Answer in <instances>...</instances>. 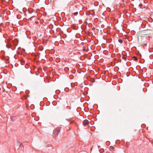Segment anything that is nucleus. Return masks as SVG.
<instances>
[{
	"label": "nucleus",
	"instance_id": "1",
	"mask_svg": "<svg viewBox=\"0 0 153 153\" xmlns=\"http://www.w3.org/2000/svg\"><path fill=\"white\" fill-rule=\"evenodd\" d=\"M60 132V130L58 129H55L53 132L54 134L56 136L58 135L59 132Z\"/></svg>",
	"mask_w": 153,
	"mask_h": 153
},
{
	"label": "nucleus",
	"instance_id": "2",
	"mask_svg": "<svg viewBox=\"0 0 153 153\" xmlns=\"http://www.w3.org/2000/svg\"><path fill=\"white\" fill-rule=\"evenodd\" d=\"M88 124V121L87 120H85L83 122V125L85 126Z\"/></svg>",
	"mask_w": 153,
	"mask_h": 153
},
{
	"label": "nucleus",
	"instance_id": "3",
	"mask_svg": "<svg viewBox=\"0 0 153 153\" xmlns=\"http://www.w3.org/2000/svg\"><path fill=\"white\" fill-rule=\"evenodd\" d=\"M118 42H119L120 43H122V42H123V40L121 39H119Z\"/></svg>",
	"mask_w": 153,
	"mask_h": 153
},
{
	"label": "nucleus",
	"instance_id": "4",
	"mask_svg": "<svg viewBox=\"0 0 153 153\" xmlns=\"http://www.w3.org/2000/svg\"><path fill=\"white\" fill-rule=\"evenodd\" d=\"M78 13V12H76L75 13H74V14L75 15V16H76Z\"/></svg>",
	"mask_w": 153,
	"mask_h": 153
},
{
	"label": "nucleus",
	"instance_id": "5",
	"mask_svg": "<svg viewBox=\"0 0 153 153\" xmlns=\"http://www.w3.org/2000/svg\"><path fill=\"white\" fill-rule=\"evenodd\" d=\"M142 6H143V4H139V7H140V8H142Z\"/></svg>",
	"mask_w": 153,
	"mask_h": 153
},
{
	"label": "nucleus",
	"instance_id": "6",
	"mask_svg": "<svg viewBox=\"0 0 153 153\" xmlns=\"http://www.w3.org/2000/svg\"><path fill=\"white\" fill-rule=\"evenodd\" d=\"M133 58H134V60L136 61L137 60V58L136 57V56H133Z\"/></svg>",
	"mask_w": 153,
	"mask_h": 153
},
{
	"label": "nucleus",
	"instance_id": "7",
	"mask_svg": "<svg viewBox=\"0 0 153 153\" xmlns=\"http://www.w3.org/2000/svg\"><path fill=\"white\" fill-rule=\"evenodd\" d=\"M59 107H56V108H57V109H59Z\"/></svg>",
	"mask_w": 153,
	"mask_h": 153
},
{
	"label": "nucleus",
	"instance_id": "8",
	"mask_svg": "<svg viewBox=\"0 0 153 153\" xmlns=\"http://www.w3.org/2000/svg\"><path fill=\"white\" fill-rule=\"evenodd\" d=\"M83 50L84 51H85V49H83Z\"/></svg>",
	"mask_w": 153,
	"mask_h": 153
},
{
	"label": "nucleus",
	"instance_id": "9",
	"mask_svg": "<svg viewBox=\"0 0 153 153\" xmlns=\"http://www.w3.org/2000/svg\"><path fill=\"white\" fill-rule=\"evenodd\" d=\"M69 128V130H70V129L69 128Z\"/></svg>",
	"mask_w": 153,
	"mask_h": 153
}]
</instances>
